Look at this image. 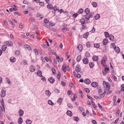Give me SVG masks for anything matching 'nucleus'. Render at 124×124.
Masks as SVG:
<instances>
[{"instance_id": "obj_1", "label": "nucleus", "mask_w": 124, "mask_h": 124, "mask_svg": "<svg viewBox=\"0 0 124 124\" xmlns=\"http://www.w3.org/2000/svg\"><path fill=\"white\" fill-rule=\"evenodd\" d=\"M102 90L101 89H100L98 91V94L100 95L99 97L100 98H101L104 97L106 93L105 90H104V92L102 93Z\"/></svg>"}, {"instance_id": "obj_2", "label": "nucleus", "mask_w": 124, "mask_h": 124, "mask_svg": "<svg viewBox=\"0 0 124 124\" xmlns=\"http://www.w3.org/2000/svg\"><path fill=\"white\" fill-rule=\"evenodd\" d=\"M55 25V23H53V22H49L48 24H45L44 25L45 26V27H51V26H54Z\"/></svg>"}, {"instance_id": "obj_3", "label": "nucleus", "mask_w": 124, "mask_h": 124, "mask_svg": "<svg viewBox=\"0 0 124 124\" xmlns=\"http://www.w3.org/2000/svg\"><path fill=\"white\" fill-rule=\"evenodd\" d=\"M6 90L5 87L3 88L1 91V96L4 97L6 95Z\"/></svg>"}, {"instance_id": "obj_4", "label": "nucleus", "mask_w": 124, "mask_h": 124, "mask_svg": "<svg viewBox=\"0 0 124 124\" xmlns=\"http://www.w3.org/2000/svg\"><path fill=\"white\" fill-rule=\"evenodd\" d=\"M75 70L77 73L81 71V68L79 65L78 64L76 66Z\"/></svg>"}, {"instance_id": "obj_5", "label": "nucleus", "mask_w": 124, "mask_h": 124, "mask_svg": "<svg viewBox=\"0 0 124 124\" xmlns=\"http://www.w3.org/2000/svg\"><path fill=\"white\" fill-rule=\"evenodd\" d=\"M83 62L85 64H87L89 62L88 59L86 58H84L83 59Z\"/></svg>"}, {"instance_id": "obj_6", "label": "nucleus", "mask_w": 124, "mask_h": 124, "mask_svg": "<svg viewBox=\"0 0 124 124\" xmlns=\"http://www.w3.org/2000/svg\"><path fill=\"white\" fill-rule=\"evenodd\" d=\"M35 67L31 65L30 66L29 70L31 72H33L35 71Z\"/></svg>"}, {"instance_id": "obj_7", "label": "nucleus", "mask_w": 124, "mask_h": 124, "mask_svg": "<svg viewBox=\"0 0 124 124\" xmlns=\"http://www.w3.org/2000/svg\"><path fill=\"white\" fill-rule=\"evenodd\" d=\"M54 60L55 64H57V61L58 62H59V61L60 58L57 55L56 56V59H54Z\"/></svg>"}, {"instance_id": "obj_8", "label": "nucleus", "mask_w": 124, "mask_h": 124, "mask_svg": "<svg viewBox=\"0 0 124 124\" xmlns=\"http://www.w3.org/2000/svg\"><path fill=\"white\" fill-rule=\"evenodd\" d=\"M84 82L85 84L87 85H89L91 83L90 80L88 78L85 79L84 80Z\"/></svg>"}, {"instance_id": "obj_9", "label": "nucleus", "mask_w": 124, "mask_h": 124, "mask_svg": "<svg viewBox=\"0 0 124 124\" xmlns=\"http://www.w3.org/2000/svg\"><path fill=\"white\" fill-rule=\"evenodd\" d=\"M48 80L52 84L54 82L55 79L53 77H51L48 79Z\"/></svg>"}, {"instance_id": "obj_10", "label": "nucleus", "mask_w": 124, "mask_h": 124, "mask_svg": "<svg viewBox=\"0 0 124 124\" xmlns=\"http://www.w3.org/2000/svg\"><path fill=\"white\" fill-rule=\"evenodd\" d=\"M91 85L92 87H96L97 86L98 84L96 82H94L92 83Z\"/></svg>"}, {"instance_id": "obj_11", "label": "nucleus", "mask_w": 124, "mask_h": 124, "mask_svg": "<svg viewBox=\"0 0 124 124\" xmlns=\"http://www.w3.org/2000/svg\"><path fill=\"white\" fill-rule=\"evenodd\" d=\"M24 111H23L21 109H20L18 111V113L19 115V116H22L23 114Z\"/></svg>"}, {"instance_id": "obj_12", "label": "nucleus", "mask_w": 124, "mask_h": 124, "mask_svg": "<svg viewBox=\"0 0 124 124\" xmlns=\"http://www.w3.org/2000/svg\"><path fill=\"white\" fill-rule=\"evenodd\" d=\"M92 59L93 61L97 62L98 60V57L97 56L94 55L93 56Z\"/></svg>"}, {"instance_id": "obj_13", "label": "nucleus", "mask_w": 124, "mask_h": 124, "mask_svg": "<svg viewBox=\"0 0 124 124\" xmlns=\"http://www.w3.org/2000/svg\"><path fill=\"white\" fill-rule=\"evenodd\" d=\"M108 40L107 39H104L102 41V43L104 45H106L107 43H108Z\"/></svg>"}, {"instance_id": "obj_14", "label": "nucleus", "mask_w": 124, "mask_h": 124, "mask_svg": "<svg viewBox=\"0 0 124 124\" xmlns=\"http://www.w3.org/2000/svg\"><path fill=\"white\" fill-rule=\"evenodd\" d=\"M49 20H48L47 18H45V19L44 21V23L43 24V26H45V25L48 24V23H49Z\"/></svg>"}, {"instance_id": "obj_15", "label": "nucleus", "mask_w": 124, "mask_h": 124, "mask_svg": "<svg viewBox=\"0 0 124 124\" xmlns=\"http://www.w3.org/2000/svg\"><path fill=\"white\" fill-rule=\"evenodd\" d=\"M5 44L7 45L11 46L13 45V44L12 42L10 41H8L7 42H6Z\"/></svg>"}, {"instance_id": "obj_16", "label": "nucleus", "mask_w": 124, "mask_h": 124, "mask_svg": "<svg viewBox=\"0 0 124 124\" xmlns=\"http://www.w3.org/2000/svg\"><path fill=\"white\" fill-rule=\"evenodd\" d=\"M47 7L48 9H52L54 8L53 5L50 4H49L47 5Z\"/></svg>"}, {"instance_id": "obj_17", "label": "nucleus", "mask_w": 124, "mask_h": 124, "mask_svg": "<svg viewBox=\"0 0 124 124\" xmlns=\"http://www.w3.org/2000/svg\"><path fill=\"white\" fill-rule=\"evenodd\" d=\"M24 48H27L29 50H31V48L30 46L28 45H25L24 46Z\"/></svg>"}, {"instance_id": "obj_18", "label": "nucleus", "mask_w": 124, "mask_h": 124, "mask_svg": "<svg viewBox=\"0 0 124 124\" xmlns=\"http://www.w3.org/2000/svg\"><path fill=\"white\" fill-rule=\"evenodd\" d=\"M68 68L69 66H68L67 65L66 66L65 65H63V66L62 67V70L64 72H65V69L66 68H67V67Z\"/></svg>"}, {"instance_id": "obj_19", "label": "nucleus", "mask_w": 124, "mask_h": 124, "mask_svg": "<svg viewBox=\"0 0 124 124\" xmlns=\"http://www.w3.org/2000/svg\"><path fill=\"white\" fill-rule=\"evenodd\" d=\"M114 49L115 52L117 53H119L120 51L119 48L117 46L115 47H114Z\"/></svg>"}, {"instance_id": "obj_20", "label": "nucleus", "mask_w": 124, "mask_h": 124, "mask_svg": "<svg viewBox=\"0 0 124 124\" xmlns=\"http://www.w3.org/2000/svg\"><path fill=\"white\" fill-rule=\"evenodd\" d=\"M85 20L84 18H82L80 20V22L82 24H85Z\"/></svg>"}, {"instance_id": "obj_21", "label": "nucleus", "mask_w": 124, "mask_h": 124, "mask_svg": "<svg viewBox=\"0 0 124 124\" xmlns=\"http://www.w3.org/2000/svg\"><path fill=\"white\" fill-rule=\"evenodd\" d=\"M72 113L71 111L69 110H68L67 112V115L70 116H71L72 115Z\"/></svg>"}, {"instance_id": "obj_22", "label": "nucleus", "mask_w": 124, "mask_h": 124, "mask_svg": "<svg viewBox=\"0 0 124 124\" xmlns=\"http://www.w3.org/2000/svg\"><path fill=\"white\" fill-rule=\"evenodd\" d=\"M42 72L40 70H38L37 71V74L38 76L41 77L42 76Z\"/></svg>"}, {"instance_id": "obj_23", "label": "nucleus", "mask_w": 124, "mask_h": 124, "mask_svg": "<svg viewBox=\"0 0 124 124\" xmlns=\"http://www.w3.org/2000/svg\"><path fill=\"white\" fill-rule=\"evenodd\" d=\"M89 64L90 68L92 69L93 68L94 66V64L92 62H90L89 63Z\"/></svg>"}, {"instance_id": "obj_24", "label": "nucleus", "mask_w": 124, "mask_h": 124, "mask_svg": "<svg viewBox=\"0 0 124 124\" xmlns=\"http://www.w3.org/2000/svg\"><path fill=\"white\" fill-rule=\"evenodd\" d=\"M16 58L14 57H12L10 59V61L12 62H14L15 61Z\"/></svg>"}, {"instance_id": "obj_25", "label": "nucleus", "mask_w": 124, "mask_h": 124, "mask_svg": "<svg viewBox=\"0 0 124 124\" xmlns=\"http://www.w3.org/2000/svg\"><path fill=\"white\" fill-rule=\"evenodd\" d=\"M18 122L19 124H21L23 122V120L22 118L20 117L18 119Z\"/></svg>"}, {"instance_id": "obj_26", "label": "nucleus", "mask_w": 124, "mask_h": 124, "mask_svg": "<svg viewBox=\"0 0 124 124\" xmlns=\"http://www.w3.org/2000/svg\"><path fill=\"white\" fill-rule=\"evenodd\" d=\"M45 94L47 95L48 96H49L51 94V93L48 90H46L45 91Z\"/></svg>"}, {"instance_id": "obj_27", "label": "nucleus", "mask_w": 124, "mask_h": 124, "mask_svg": "<svg viewBox=\"0 0 124 124\" xmlns=\"http://www.w3.org/2000/svg\"><path fill=\"white\" fill-rule=\"evenodd\" d=\"M6 82V83H8L9 85H10L11 83V81L9 80V79L8 78H6L5 79Z\"/></svg>"}, {"instance_id": "obj_28", "label": "nucleus", "mask_w": 124, "mask_h": 124, "mask_svg": "<svg viewBox=\"0 0 124 124\" xmlns=\"http://www.w3.org/2000/svg\"><path fill=\"white\" fill-rule=\"evenodd\" d=\"M89 34V33L88 32L84 33L83 35L84 38L85 39L87 38L88 37Z\"/></svg>"}, {"instance_id": "obj_29", "label": "nucleus", "mask_w": 124, "mask_h": 124, "mask_svg": "<svg viewBox=\"0 0 124 124\" xmlns=\"http://www.w3.org/2000/svg\"><path fill=\"white\" fill-rule=\"evenodd\" d=\"M92 5L93 7H96L97 5V3L95 2H93L92 3Z\"/></svg>"}, {"instance_id": "obj_30", "label": "nucleus", "mask_w": 124, "mask_h": 124, "mask_svg": "<svg viewBox=\"0 0 124 124\" xmlns=\"http://www.w3.org/2000/svg\"><path fill=\"white\" fill-rule=\"evenodd\" d=\"M108 37L110 40H112L114 39V36L112 35H110Z\"/></svg>"}, {"instance_id": "obj_31", "label": "nucleus", "mask_w": 124, "mask_h": 124, "mask_svg": "<svg viewBox=\"0 0 124 124\" xmlns=\"http://www.w3.org/2000/svg\"><path fill=\"white\" fill-rule=\"evenodd\" d=\"M78 49L81 51L82 49V45L81 44L79 45L77 47Z\"/></svg>"}, {"instance_id": "obj_32", "label": "nucleus", "mask_w": 124, "mask_h": 124, "mask_svg": "<svg viewBox=\"0 0 124 124\" xmlns=\"http://www.w3.org/2000/svg\"><path fill=\"white\" fill-rule=\"evenodd\" d=\"M85 55L86 57H90V54L88 52L86 51L85 53Z\"/></svg>"}, {"instance_id": "obj_33", "label": "nucleus", "mask_w": 124, "mask_h": 124, "mask_svg": "<svg viewBox=\"0 0 124 124\" xmlns=\"http://www.w3.org/2000/svg\"><path fill=\"white\" fill-rule=\"evenodd\" d=\"M81 58V55H78L76 58V61L77 62H79Z\"/></svg>"}, {"instance_id": "obj_34", "label": "nucleus", "mask_w": 124, "mask_h": 124, "mask_svg": "<svg viewBox=\"0 0 124 124\" xmlns=\"http://www.w3.org/2000/svg\"><path fill=\"white\" fill-rule=\"evenodd\" d=\"M7 46L6 45H3L2 46V49L3 51H5L6 50Z\"/></svg>"}, {"instance_id": "obj_35", "label": "nucleus", "mask_w": 124, "mask_h": 124, "mask_svg": "<svg viewBox=\"0 0 124 124\" xmlns=\"http://www.w3.org/2000/svg\"><path fill=\"white\" fill-rule=\"evenodd\" d=\"M104 59H102L101 60V64H102V65L105 67L106 65V64L105 63L106 62V61H104Z\"/></svg>"}, {"instance_id": "obj_36", "label": "nucleus", "mask_w": 124, "mask_h": 124, "mask_svg": "<svg viewBox=\"0 0 124 124\" xmlns=\"http://www.w3.org/2000/svg\"><path fill=\"white\" fill-rule=\"evenodd\" d=\"M26 123L27 124H31L32 121L30 119H27L26 120Z\"/></svg>"}, {"instance_id": "obj_37", "label": "nucleus", "mask_w": 124, "mask_h": 124, "mask_svg": "<svg viewBox=\"0 0 124 124\" xmlns=\"http://www.w3.org/2000/svg\"><path fill=\"white\" fill-rule=\"evenodd\" d=\"M85 13L86 14H88L90 13V10L89 8H87L85 9Z\"/></svg>"}, {"instance_id": "obj_38", "label": "nucleus", "mask_w": 124, "mask_h": 124, "mask_svg": "<svg viewBox=\"0 0 124 124\" xmlns=\"http://www.w3.org/2000/svg\"><path fill=\"white\" fill-rule=\"evenodd\" d=\"M48 104L51 106H53L54 105V103L51 100H49L48 101Z\"/></svg>"}, {"instance_id": "obj_39", "label": "nucleus", "mask_w": 124, "mask_h": 124, "mask_svg": "<svg viewBox=\"0 0 124 124\" xmlns=\"http://www.w3.org/2000/svg\"><path fill=\"white\" fill-rule=\"evenodd\" d=\"M100 18V15L98 14H97L94 16L95 19L97 20Z\"/></svg>"}, {"instance_id": "obj_40", "label": "nucleus", "mask_w": 124, "mask_h": 124, "mask_svg": "<svg viewBox=\"0 0 124 124\" xmlns=\"http://www.w3.org/2000/svg\"><path fill=\"white\" fill-rule=\"evenodd\" d=\"M100 46V44L99 43H96L94 44V46L95 47L99 48Z\"/></svg>"}, {"instance_id": "obj_41", "label": "nucleus", "mask_w": 124, "mask_h": 124, "mask_svg": "<svg viewBox=\"0 0 124 124\" xmlns=\"http://www.w3.org/2000/svg\"><path fill=\"white\" fill-rule=\"evenodd\" d=\"M82 28L84 30H85L87 29V27L86 23L85 24H82Z\"/></svg>"}, {"instance_id": "obj_42", "label": "nucleus", "mask_w": 124, "mask_h": 124, "mask_svg": "<svg viewBox=\"0 0 124 124\" xmlns=\"http://www.w3.org/2000/svg\"><path fill=\"white\" fill-rule=\"evenodd\" d=\"M49 28V29L53 31L54 32H55L56 31V29L54 28H52L51 27H48Z\"/></svg>"}, {"instance_id": "obj_43", "label": "nucleus", "mask_w": 124, "mask_h": 124, "mask_svg": "<svg viewBox=\"0 0 124 124\" xmlns=\"http://www.w3.org/2000/svg\"><path fill=\"white\" fill-rule=\"evenodd\" d=\"M104 33L106 38L108 37L109 35V33L108 32H104Z\"/></svg>"}, {"instance_id": "obj_44", "label": "nucleus", "mask_w": 124, "mask_h": 124, "mask_svg": "<svg viewBox=\"0 0 124 124\" xmlns=\"http://www.w3.org/2000/svg\"><path fill=\"white\" fill-rule=\"evenodd\" d=\"M83 12V10L82 9L80 8V9L78 11V13L79 14H81Z\"/></svg>"}, {"instance_id": "obj_45", "label": "nucleus", "mask_w": 124, "mask_h": 124, "mask_svg": "<svg viewBox=\"0 0 124 124\" xmlns=\"http://www.w3.org/2000/svg\"><path fill=\"white\" fill-rule=\"evenodd\" d=\"M15 54L17 56L19 55L20 54V52L18 50H16L15 52Z\"/></svg>"}, {"instance_id": "obj_46", "label": "nucleus", "mask_w": 124, "mask_h": 124, "mask_svg": "<svg viewBox=\"0 0 124 124\" xmlns=\"http://www.w3.org/2000/svg\"><path fill=\"white\" fill-rule=\"evenodd\" d=\"M67 106L69 108H72L73 107V106L72 104L70 103L68 104Z\"/></svg>"}, {"instance_id": "obj_47", "label": "nucleus", "mask_w": 124, "mask_h": 124, "mask_svg": "<svg viewBox=\"0 0 124 124\" xmlns=\"http://www.w3.org/2000/svg\"><path fill=\"white\" fill-rule=\"evenodd\" d=\"M53 74L54 75H55L56 74L55 69L53 67L52 69Z\"/></svg>"}, {"instance_id": "obj_48", "label": "nucleus", "mask_w": 124, "mask_h": 124, "mask_svg": "<svg viewBox=\"0 0 124 124\" xmlns=\"http://www.w3.org/2000/svg\"><path fill=\"white\" fill-rule=\"evenodd\" d=\"M78 108L82 112H83L84 111V110L83 108L81 107H79Z\"/></svg>"}, {"instance_id": "obj_49", "label": "nucleus", "mask_w": 124, "mask_h": 124, "mask_svg": "<svg viewBox=\"0 0 124 124\" xmlns=\"http://www.w3.org/2000/svg\"><path fill=\"white\" fill-rule=\"evenodd\" d=\"M91 45V42H90L86 43V46L88 47H89Z\"/></svg>"}, {"instance_id": "obj_50", "label": "nucleus", "mask_w": 124, "mask_h": 124, "mask_svg": "<svg viewBox=\"0 0 124 124\" xmlns=\"http://www.w3.org/2000/svg\"><path fill=\"white\" fill-rule=\"evenodd\" d=\"M14 14L15 15H17L18 16H20L21 15V14L18 12H15L14 13Z\"/></svg>"}, {"instance_id": "obj_51", "label": "nucleus", "mask_w": 124, "mask_h": 124, "mask_svg": "<svg viewBox=\"0 0 124 124\" xmlns=\"http://www.w3.org/2000/svg\"><path fill=\"white\" fill-rule=\"evenodd\" d=\"M53 9L54 10L56 11L58 10L59 9V8L58 7H57V6H55L54 7Z\"/></svg>"}, {"instance_id": "obj_52", "label": "nucleus", "mask_w": 124, "mask_h": 124, "mask_svg": "<svg viewBox=\"0 0 124 124\" xmlns=\"http://www.w3.org/2000/svg\"><path fill=\"white\" fill-rule=\"evenodd\" d=\"M23 63L24 65H28V64L26 60H24L23 61Z\"/></svg>"}, {"instance_id": "obj_53", "label": "nucleus", "mask_w": 124, "mask_h": 124, "mask_svg": "<svg viewBox=\"0 0 124 124\" xmlns=\"http://www.w3.org/2000/svg\"><path fill=\"white\" fill-rule=\"evenodd\" d=\"M34 51L36 55H38V51L36 49H34L33 50Z\"/></svg>"}, {"instance_id": "obj_54", "label": "nucleus", "mask_w": 124, "mask_h": 124, "mask_svg": "<svg viewBox=\"0 0 124 124\" xmlns=\"http://www.w3.org/2000/svg\"><path fill=\"white\" fill-rule=\"evenodd\" d=\"M74 120L76 121H78L79 120V118L77 117H74Z\"/></svg>"}, {"instance_id": "obj_55", "label": "nucleus", "mask_w": 124, "mask_h": 124, "mask_svg": "<svg viewBox=\"0 0 124 124\" xmlns=\"http://www.w3.org/2000/svg\"><path fill=\"white\" fill-rule=\"evenodd\" d=\"M98 107H99V108H100V109L102 110H103V108L101 106L100 104L99 103H98Z\"/></svg>"}, {"instance_id": "obj_56", "label": "nucleus", "mask_w": 124, "mask_h": 124, "mask_svg": "<svg viewBox=\"0 0 124 124\" xmlns=\"http://www.w3.org/2000/svg\"><path fill=\"white\" fill-rule=\"evenodd\" d=\"M110 86L109 85H107L106 86V89L107 91H108L110 89Z\"/></svg>"}, {"instance_id": "obj_57", "label": "nucleus", "mask_w": 124, "mask_h": 124, "mask_svg": "<svg viewBox=\"0 0 124 124\" xmlns=\"http://www.w3.org/2000/svg\"><path fill=\"white\" fill-rule=\"evenodd\" d=\"M62 99L61 98H60L58 99L57 101V102L61 103L62 102Z\"/></svg>"}, {"instance_id": "obj_58", "label": "nucleus", "mask_w": 124, "mask_h": 124, "mask_svg": "<svg viewBox=\"0 0 124 124\" xmlns=\"http://www.w3.org/2000/svg\"><path fill=\"white\" fill-rule=\"evenodd\" d=\"M54 91L55 92L57 93H60V91L57 89H55Z\"/></svg>"}, {"instance_id": "obj_59", "label": "nucleus", "mask_w": 124, "mask_h": 124, "mask_svg": "<svg viewBox=\"0 0 124 124\" xmlns=\"http://www.w3.org/2000/svg\"><path fill=\"white\" fill-rule=\"evenodd\" d=\"M41 77V79L42 80H43V81L46 80V79L45 77L42 76Z\"/></svg>"}, {"instance_id": "obj_60", "label": "nucleus", "mask_w": 124, "mask_h": 124, "mask_svg": "<svg viewBox=\"0 0 124 124\" xmlns=\"http://www.w3.org/2000/svg\"><path fill=\"white\" fill-rule=\"evenodd\" d=\"M87 96L89 99H90L92 101H93V99L91 96H89L88 95H87Z\"/></svg>"}, {"instance_id": "obj_61", "label": "nucleus", "mask_w": 124, "mask_h": 124, "mask_svg": "<svg viewBox=\"0 0 124 124\" xmlns=\"http://www.w3.org/2000/svg\"><path fill=\"white\" fill-rule=\"evenodd\" d=\"M107 73V72L106 70H103L102 71V74H103L104 75H106Z\"/></svg>"}, {"instance_id": "obj_62", "label": "nucleus", "mask_w": 124, "mask_h": 124, "mask_svg": "<svg viewBox=\"0 0 124 124\" xmlns=\"http://www.w3.org/2000/svg\"><path fill=\"white\" fill-rule=\"evenodd\" d=\"M85 91L87 93H89L90 92V90L89 89L87 88H85Z\"/></svg>"}, {"instance_id": "obj_63", "label": "nucleus", "mask_w": 124, "mask_h": 124, "mask_svg": "<svg viewBox=\"0 0 124 124\" xmlns=\"http://www.w3.org/2000/svg\"><path fill=\"white\" fill-rule=\"evenodd\" d=\"M76 77L78 78H80L81 77V75L78 73H77L76 75Z\"/></svg>"}, {"instance_id": "obj_64", "label": "nucleus", "mask_w": 124, "mask_h": 124, "mask_svg": "<svg viewBox=\"0 0 124 124\" xmlns=\"http://www.w3.org/2000/svg\"><path fill=\"white\" fill-rule=\"evenodd\" d=\"M34 33H36L37 35H39L40 34L39 32L37 30L35 31Z\"/></svg>"}]
</instances>
